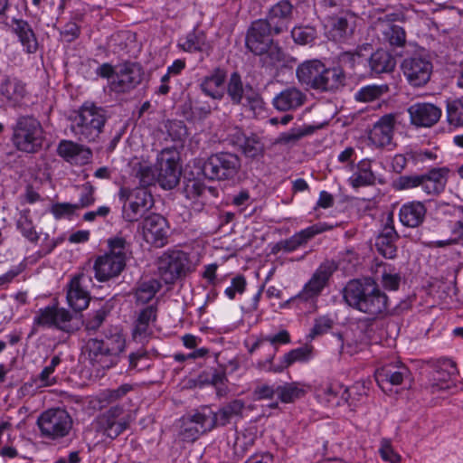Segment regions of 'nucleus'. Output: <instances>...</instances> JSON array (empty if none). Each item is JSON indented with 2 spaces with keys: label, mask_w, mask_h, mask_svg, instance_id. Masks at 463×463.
Segmentation results:
<instances>
[{
  "label": "nucleus",
  "mask_w": 463,
  "mask_h": 463,
  "mask_svg": "<svg viewBox=\"0 0 463 463\" xmlns=\"http://www.w3.org/2000/svg\"><path fill=\"white\" fill-rule=\"evenodd\" d=\"M345 303L373 318L389 311V298L372 279L350 280L343 289Z\"/></svg>",
  "instance_id": "obj_1"
},
{
  "label": "nucleus",
  "mask_w": 463,
  "mask_h": 463,
  "mask_svg": "<svg viewBox=\"0 0 463 463\" xmlns=\"http://www.w3.org/2000/svg\"><path fill=\"white\" fill-rule=\"evenodd\" d=\"M297 77L302 84L322 91H329L344 85L345 73L340 68H326L318 60L307 61L297 69Z\"/></svg>",
  "instance_id": "obj_2"
},
{
  "label": "nucleus",
  "mask_w": 463,
  "mask_h": 463,
  "mask_svg": "<svg viewBox=\"0 0 463 463\" xmlns=\"http://www.w3.org/2000/svg\"><path fill=\"white\" fill-rule=\"evenodd\" d=\"M449 169L447 167L432 168L424 174L404 175L399 176L392 184L397 191L420 187L428 195L441 194L448 182Z\"/></svg>",
  "instance_id": "obj_3"
},
{
  "label": "nucleus",
  "mask_w": 463,
  "mask_h": 463,
  "mask_svg": "<svg viewBox=\"0 0 463 463\" xmlns=\"http://www.w3.org/2000/svg\"><path fill=\"white\" fill-rule=\"evenodd\" d=\"M106 122L104 110L91 103H84L72 119L71 131L80 141H95Z\"/></svg>",
  "instance_id": "obj_4"
},
{
  "label": "nucleus",
  "mask_w": 463,
  "mask_h": 463,
  "mask_svg": "<svg viewBox=\"0 0 463 463\" xmlns=\"http://www.w3.org/2000/svg\"><path fill=\"white\" fill-rule=\"evenodd\" d=\"M44 140L43 128L40 121L33 116H21L13 127L14 146L25 153H36Z\"/></svg>",
  "instance_id": "obj_5"
},
{
  "label": "nucleus",
  "mask_w": 463,
  "mask_h": 463,
  "mask_svg": "<svg viewBox=\"0 0 463 463\" xmlns=\"http://www.w3.org/2000/svg\"><path fill=\"white\" fill-rule=\"evenodd\" d=\"M118 198L123 203L121 216L128 222H135L145 217L154 204L152 194L144 188L122 186Z\"/></svg>",
  "instance_id": "obj_6"
},
{
  "label": "nucleus",
  "mask_w": 463,
  "mask_h": 463,
  "mask_svg": "<svg viewBox=\"0 0 463 463\" xmlns=\"http://www.w3.org/2000/svg\"><path fill=\"white\" fill-rule=\"evenodd\" d=\"M241 168V159L235 154L219 152L211 155L203 164V175L209 180L232 179Z\"/></svg>",
  "instance_id": "obj_7"
},
{
  "label": "nucleus",
  "mask_w": 463,
  "mask_h": 463,
  "mask_svg": "<svg viewBox=\"0 0 463 463\" xmlns=\"http://www.w3.org/2000/svg\"><path fill=\"white\" fill-rule=\"evenodd\" d=\"M335 269V266L332 262L321 264L293 300L298 304H305L308 307L310 311L315 310L317 298L327 286L329 279Z\"/></svg>",
  "instance_id": "obj_8"
},
{
  "label": "nucleus",
  "mask_w": 463,
  "mask_h": 463,
  "mask_svg": "<svg viewBox=\"0 0 463 463\" xmlns=\"http://www.w3.org/2000/svg\"><path fill=\"white\" fill-rule=\"evenodd\" d=\"M37 426L43 437L57 439L69 434L72 427V420L63 409H49L38 417Z\"/></svg>",
  "instance_id": "obj_9"
},
{
  "label": "nucleus",
  "mask_w": 463,
  "mask_h": 463,
  "mask_svg": "<svg viewBox=\"0 0 463 463\" xmlns=\"http://www.w3.org/2000/svg\"><path fill=\"white\" fill-rule=\"evenodd\" d=\"M179 158V153L175 147L164 148L157 155L156 181L162 188L170 190L178 184L181 175L178 167Z\"/></svg>",
  "instance_id": "obj_10"
},
{
  "label": "nucleus",
  "mask_w": 463,
  "mask_h": 463,
  "mask_svg": "<svg viewBox=\"0 0 463 463\" xmlns=\"http://www.w3.org/2000/svg\"><path fill=\"white\" fill-rule=\"evenodd\" d=\"M190 267L188 255L182 250L165 252L157 260L158 273L167 284L185 275L190 270Z\"/></svg>",
  "instance_id": "obj_11"
},
{
  "label": "nucleus",
  "mask_w": 463,
  "mask_h": 463,
  "mask_svg": "<svg viewBox=\"0 0 463 463\" xmlns=\"http://www.w3.org/2000/svg\"><path fill=\"white\" fill-rule=\"evenodd\" d=\"M180 436L184 441H194L200 435L210 431L213 427V411L208 409L195 411L181 419Z\"/></svg>",
  "instance_id": "obj_12"
},
{
  "label": "nucleus",
  "mask_w": 463,
  "mask_h": 463,
  "mask_svg": "<svg viewBox=\"0 0 463 463\" xmlns=\"http://www.w3.org/2000/svg\"><path fill=\"white\" fill-rule=\"evenodd\" d=\"M130 416L125 412L124 407H110L97 418V430L109 439H116L129 426Z\"/></svg>",
  "instance_id": "obj_13"
},
{
  "label": "nucleus",
  "mask_w": 463,
  "mask_h": 463,
  "mask_svg": "<svg viewBox=\"0 0 463 463\" xmlns=\"http://www.w3.org/2000/svg\"><path fill=\"white\" fill-rule=\"evenodd\" d=\"M401 69L411 86L423 87L430 80L433 66L429 59L414 55L405 58L401 64Z\"/></svg>",
  "instance_id": "obj_14"
},
{
  "label": "nucleus",
  "mask_w": 463,
  "mask_h": 463,
  "mask_svg": "<svg viewBox=\"0 0 463 463\" xmlns=\"http://www.w3.org/2000/svg\"><path fill=\"white\" fill-rule=\"evenodd\" d=\"M141 66L135 62L120 65L109 81L110 90L117 93H125L134 90L143 80Z\"/></svg>",
  "instance_id": "obj_15"
},
{
  "label": "nucleus",
  "mask_w": 463,
  "mask_h": 463,
  "mask_svg": "<svg viewBox=\"0 0 463 463\" xmlns=\"http://www.w3.org/2000/svg\"><path fill=\"white\" fill-rule=\"evenodd\" d=\"M359 17L353 13H341L328 18V38L335 43H349L357 27Z\"/></svg>",
  "instance_id": "obj_16"
},
{
  "label": "nucleus",
  "mask_w": 463,
  "mask_h": 463,
  "mask_svg": "<svg viewBox=\"0 0 463 463\" xmlns=\"http://www.w3.org/2000/svg\"><path fill=\"white\" fill-rule=\"evenodd\" d=\"M272 31L273 28L263 19L254 21L247 32L246 47L256 55L265 53L272 43Z\"/></svg>",
  "instance_id": "obj_17"
},
{
  "label": "nucleus",
  "mask_w": 463,
  "mask_h": 463,
  "mask_svg": "<svg viewBox=\"0 0 463 463\" xmlns=\"http://www.w3.org/2000/svg\"><path fill=\"white\" fill-rule=\"evenodd\" d=\"M91 282V277L84 272L79 273L71 280L67 301L75 311H81L89 306L90 298L88 288Z\"/></svg>",
  "instance_id": "obj_18"
},
{
  "label": "nucleus",
  "mask_w": 463,
  "mask_h": 463,
  "mask_svg": "<svg viewBox=\"0 0 463 463\" xmlns=\"http://www.w3.org/2000/svg\"><path fill=\"white\" fill-rule=\"evenodd\" d=\"M143 236L147 243L162 247L166 242L167 222L160 214L152 213L145 217L142 222Z\"/></svg>",
  "instance_id": "obj_19"
},
{
  "label": "nucleus",
  "mask_w": 463,
  "mask_h": 463,
  "mask_svg": "<svg viewBox=\"0 0 463 463\" xmlns=\"http://www.w3.org/2000/svg\"><path fill=\"white\" fill-rule=\"evenodd\" d=\"M311 347L308 346H302L293 349L284 354L279 364H273L272 361L277 352V347L273 346L272 353L269 354L268 359L264 362H260L259 365L263 370L279 373L296 362L308 361L311 356Z\"/></svg>",
  "instance_id": "obj_20"
},
{
  "label": "nucleus",
  "mask_w": 463,
  "mask_h": 463,
  "mask_svg": "<svg viewBox=\"0 0 463 463\" xmlns=\"http://www.w3.org/2000/svg\"><path fill=\"white\" fill-rule=\"evenodd\" d=\"M412 125L420 128H430L440 118L442 110L432 103L418 102L408 109Z\"/></svg>",
  "instance_id": "obj_21"
},
{
  "label": "nucleus",
  "mask_w": 463,
  "mask_h": 463,
  "mask_svg": "<svg viewBox=\"0 0 463 463\" xmlns=\"http://www.w3.org/2000/svg\"><path fill=\"white\" fill-rule=\"evenodd\" d=\"M226 92L233 105L244 104V100L248 104H252L259 98L250 85L243 84L241 77L237 71L231 74L227 82Z\"/></svg>",
  "instance_id": "obj_22"
},
{
  "label": "nucleus",
  "mask_w": 463,
  "mask_h": 463,
  "mask_svg": "<svg viewBox=\"0 0 463 463\" xmlns=\"http://www.w3.org/2000/svg\"><path fill=\"white\" fill-rule=\"evenodd\" d=\"M395 125L396 115H383L373 124L369 132V140L376 147H384L390 145L393 138Z\"/></svg>",
  "instance_id": "obj_23"
},
{
  "label": "nucleus",
  "mask_w": 463,
  "mask_h": 463,
  "mask_svg": "<svg viewBox=\"0 0 463 463\" xmlns=\"http://www.w3.org/2000/svg\"><path fill=\"white\" fill-rule=\"evenodd\" d=\"M125 267V262L109 253L97 257L93 265L95 277L99 281H107L118 277Z\"/></svg>",
  "instance_id": "obj_24"
},
{
  "label": "nucleus",
  "mask_w": 463,
  "mask_h": 463,
  "mask_svg": "<svg viewBox=\"0 0 463 463\" xmlns=\"http://www.w3.org/2000/svg\"><path fill=\"white\" fill-rule=\"evenodd\" d=\"M333 225L326 222H317L298 232L282 242V248L287 251H294L298 248L306 245L316 235L333 229Z\"/></svg>",
  "instance_id": "obj_25"
},
{
  "label": "nucleus",
  "mask_w": 463,
  "mask_h": 463,
  "mask_svg": "<svg viewBox=\"0 0 463 463\" xmlns=\"http://www.w3.org/2000/svg\"><path fill=\"white\" fill-rule=\"evenodd\" d=\"M293 6L288 1H280L274 5L267 16L264 19L273 28L276 34L287 30L288 23L291 18Z\"/></svg>",
  "instance_id": "obj_26"
},
{
  "label": "nucleus",
  "mask_w": 463,
  "mask_h": 463,
  "mask_svg": "<svg viewBox=\"0 0 463 463\" xmlns=\"http://www.w3.org/2000/svg\"><path fill=\"white\" fill-rule=\"evenodd\" d=\"M12 32L16 35L23 49L27 53H35L39 43L31 24L24 19L14 18L11 24Z\"/></svg>",
  "instance_id": "obj_27"
},
{
  "label": "nucleus",
  "mask_w": 463,
  "mask_h": 463,
  "mask_svg": "<svg viewBox=\"0 0 463 463\" xmlns=\"http://www.w3.org/2000/svg\"><path fill=\"white\" fill-rule=\"evenodd\" d=\"M225 71L221 68H215L211 74L202 80L200 89L206 96L220 100L225 94Z\"/></svg>",
  "instance_id": "obj_28"
},
{
  "label": "nucleus",
  "mask_w": 463,
  "mask_h": 463,
  "mask_svg": "<svg viewBox=\"0 0 463 463\" xmlns=\"http://www.w3.org/2000/svg\"><path fill=\"white\" fill-rule=\"evenodd\" d=\"M427 213L425 204L419 201L408 202L399 210V219L402 225L409 228H417L424 221Z\"/></svg>",
  "instance_id": "obj_29"
},
{
  "label": "nucleus",
  "mask_w": 463,
  "mask_h": 463,
  "mask_svg": "<svg viewBox=\"0 0 463 463\" xmlns=\"http://www.w3.org/2000/svg\"><path fill=\"white\" fill-rule=\"evenodd\" d=\"M409 369L402 364H386L377 369L375 372V379L378 385L384 390L385 384L400 385L404 378L408 377Z\"/></svg>",
  "instance_id": "obj_30"
},
{
  "label": "nucleus",
  "mask_w": 463,
  "mask_h": 463,
  "mask_svg": "<svg viewBox=\"0 0 463 463\" xmlns=\"http://www.w3.org/2000/svg\"><path fill=\"white\" fill-rule=\"evenodd\" d=\"M317 392L319 397L324 398L326 402L335 406H341L345 403L352 405L353 403L349 402V389L338 382L321 384Z\"/></svg>",
  "instance_id": "obj_31"
},
{
  "label": "nucleus",
  "mask_w": 463,
  "mask_h": 463,
  "mask_svg": "<svg viewBox=\"0 0 463 463\" xmlns=\"http://www.w3.org/2000/svg\"><path fill=\"white\" fill-rule=\"evenodd\" d=\"M305 100L306 95L300 90L290 87L277 94L272 104L279 111H288L301 107Z\"/></svg>",
  "instance_id": "obj_32"
},
{
  "label": "nucleus",
  "mask_w": 463,
  "mask_h": 463,
  "mask_svg": "<svg viewBox=\"0 0 463 463\" xmlns=\"http://www.w3.org/2000/svg\"><path fill=\"white\" fill-rule=\"evenodd\" d=\"M57 153L65 160L76 164H84L92 156L90 148L70 140H61L58 145Z\"/></svg>",
  "instance_id": "obj_33"
},
{
  "label": "nucleus",
  "mask_w": 463,
  "mask_h": 463,
  "mask_svg": "<svg viewBox=\"0 0 463 463\" xmlns=\"http://www.w3.org/2000/svg\"><path fill=\"white\" fill-rule=\"evenodd\" d=\"M458 373L456 364L449 359H445L439 363L437 370L433 374V383L430 385V391L435 393L439 391L449 390L451 384L449 383L453 375Z\"/></svg>",
  "instance_id": "obj_34"
},
{
  "label": "nucleus",
  "mask_w": 463,
  "mask_h": 463,
  "mask_svg": "<svg viewBox=\"0 0 463 463\" xmlns=\"http://www.w3.org/2000/svg\"><path fill=\"white\" fill-rule=\"evenodd\" d=\"M85 354L92 364H97L101 368H109L114 364L113 358L110 357L106 351V347L102 340L90 338L85 345Z\"/></svg>",
  "instance_id": "obj_35"
},
{
  "label": "nucleus",
  "mask_w": 463,
  "mask_h": 463,
  "mask_svg": "<svg viewBox=\"0 0 463 463\" xmlns=\"http://www.w3.org/2000/svg\"><path fill=\"white\" fill-rule=\"evenodd\" d=\"M0 93L10 104L16 106L26 94L25 84L16 78L5 77L0 83Z\"/></svg>",
  "instance_id": "obj_36"
},
{
  "label": "nucleus",
  "mask_w": 463,
  "mask_h": 463,
  "mask_svg": "<svg viewBox=\"0 0 463 463\" xmlns=\"http://www.w3.org/2000/svg\"><path fill=\"white\" fill-rule=\"evenodd\" d=\"M357 171L348 179L354 188L373 185L375 183V175L372 170V162L369 159H362L357 164Z\"/></svg>",
  "instance_id": "obj_37"
},
{
  "label": "nucleus",
  "mask_w": 463,
  "mask_h": 463,
  "mask_svg": "<svg viewBox=\"0 0 463 463\" xmlns=\"http://www.w3.org/2000/svg\"><path fill=\"white\" fill-rule=\"evenodd\" d=\"M131 245L130 237L121 231L108 240V253L126 263L128 256L131 254Z\"/></svg>",
  "instance_id": "obj_38"
},
{
  "label": "nucleus",
  "mask_w": 463,
  "mask_h": 463,
  "mask_svg": "<svg viewBox=\"0 0 463 463\" xmlns=\"http://www.w3.org/2000/svg\"><path fill=\"white\" fill-rule=\"evenodd\" d=\"M61 362V357L59 355H54L52 358L50 364L45 366L37 377L32 379V382L25 383L23 385L22 390H27L33 386L36 388H42L52 385L55 383V378L52 375Z\"/></svg>",
  "instance_id": "obj_39"
},
{
  "label": "nucleus",
  "mask_w": 463,
  "mask_h": 463,
  "mask_svg": "<svg viewBox=\"0 0 463 463\" xmlns=\"http://www.w3.org/2000/svg\"><path fill=\"white\" fill-rule=\"evenodd\" d=\"M245 407L242 400H233L222 407L217 412H213V427L224 426L235 416H241Z\"/></svg>",
  "instance_id": "obj_40"
},
{
  "label": "nucleus",
  "mask_w": 463,
  "mask_h": 463,
  "mask_svg": "<svg viewBox=\"0 0 463 463\" xmlns=\"http://www.w3.org/2000/svg\"><path fill=\"white\" fill-rule=\"evenodd\" d=\"M179 46L188 52H208L210 44L206 41V35L203 31L194 30L180 39Z\"/></svg>",
  "instance_id": "obj_41"
},
{
  "label": "nucleus",
  "mask_w": 463,
  "mask_h": 463,
  "mask_svg": "<svg viewBox=\"0 0 463 463\" xmlns=\"http://www.w3.org/2000/svg\"><path fill=\"white\" fill-rule=\"evenodd\" d=\"M369 65L372 71L376 74L388 73L394 70L396 61L388 52L378 50L371 55Z\"/></svg>",
  "instance_id": "obj_42"
},
{
  "label": "nucleus",
  "mask_w": 463,
  "mask_h": 463,
  "mask_svg": "<svg viewBox=\"0 0 463 463\" xmlns=\"http://www.w3.org/2000/svg\"><path fill=\"white\" fill-rule=\"evenodd\" d=\"M16 228L21 234L31 242H37L39 234L36 232L30 209H23L19 212L16 221Z\"/></svg>",
  "instance_id": "obj_43"
},
{
  "label": "nucleus",
  "mask_w": 463,
  "mask_h": 463,
  "mask_svg": "<svg viewBox=\"0 0 463 463\" xmlns=\"http://www.w3.org/2000/svg\"><path fill=\"white\" fill-rule=\"evenodd\" d=\"M156 308L154 306H149L144 308L138 315L136 321V326L133 331L134 338L137 339L146 337L148 335L149 324L156 321Z\"/></svg>",
  "instance_id": "obj_44"
},
{
  "label": "nucleus",
  "mask_w": 463,
  "mask_h": 463,
  "mask_svg": "<svg viewBox=\"0 0 463 463\" xmlns=\"http://www.w3.org/2000/svg\"><path fill=\"white\" fill-rule=\"evenodd\" d=\"M307 393L304 386L298 383H289L277 385L279 399L284 403H291L302 398Z\"/></svg>",
  "instance_id": "obj_45"
},
{
  "label": "nucleus",
  "mask_w": 463,
  "mask_h": 463,
  "mask_svg": "<svg viewBox=\"0 0 463 463\" xmlns=\"http://www.w3.org/2000/svg\"><path fill=\"white\" fill-rule=\"evenodd\" d=\"M105 345L106 351L109 353L111 358H113L114 364L118 355L122 353L125 349L126 340L120 331L117 328L114 332L109 335H106L105 339H101Z\"/></svg>",
  "instance_id": "obj_46"
},
{
  "label": "nucleus",
  "mask_w": 463,
  "mask_h": 463,
  "mask_svg": "<svg viewBox=\"0 0 463 463\" xmlns=\"http://www.w3.org/2000/svg\"><path fill=\"white\" fill-rule=\"evenodd\" d=\"M160 288V282L155 279L140 282L135 292L137 302L142 305L149 302Z\"/></svg>",
  "instance_id": "obj_47"
},
{
  "label": "nucleus",
  "mask_w": 463,
  "mask_h": 463,
  "mask_svg": "<svg viewBox=\"0 0 463 463\" xmlns=\"http://www.w3.org/2000/svg\"><path fill=\"white\" fill-rule=\"evenodd\" d=\"M133 176L137 180L139 186L137 188L146 189L155 184L156 181V175L153 168L142 163H137L133 166Z\"/></svg>",
  "instance_id": "obj_48"
},
{
  "label": "nucleus",
  "mask_w": 463,
  "mask_h": 463,
  "mask_svg": "<svg viewBox=\"0 0 463 463\" xmlns=\"http://www.w3.org/2000/svg\"><path fill=\"white\" fill-rule=\"evenodd\" d=\"M388 91L387 85H368L361 88L354 95V98L358 101L370 102Z\"/></svg>",
  "instance_id": "obj_49"
},
{
  "label": "nucleus",
  "mask_w": 463,
  "mask_h": 463,
  "mask_svg": "<svg viewBox=\"0 0 463 463\" xmlns=\"http://www.w3.org/2000/svg\"><path fill=\"white\" fill-rule=\"evenodd\" d=\"M381 276L382 286L388 290H397L401 283V274L391 265H383Z\"/></svg>",
  "instance_id": "obj_50"
},
{
  "label": "nucleus",
  "mask_w": 463,
  "mask_h": 463,
  "mask_svg": "<svg viewBox=\"0 0 463 463\" xmlns=\"http://www.w3.org/2000/svg\"><path fill=\"white\" fill-rule=\"evenodd\" d=\"M72 320V315L68 310L55 307V328L67 333L73 332L78 328V326L74 325Z\"/></svg>",
  "instance_id": "obj_51"
},
{
  "label": "nucleus",
  "mask_w": 463,
  "mask_h": 463,
  "mask_svg": "<svg viewBox=\"0 0 463 463\" xmlns=\"http://www.w3.org/2000/svg\"><path fill=\"white\" fill-rule=\"evenodd\" d=\"M447 118L450 125L459 127L463 125V101L453 99L447 102Z\"/></svg>",
  "instance_id": "obj_52"
},
{
  "label": "nucleus",
  "mask_w": 463,
  "mask_h": 463,
  "mask_svg": "<svg viewBox=\"0 0 463 463\" xmlns=\"http://www.w3.org/2000/svg\"><path fill=\"white\" fill-rule=\"evenodd\" d=\"M240 149L245 156L256 158L263 154L264 146L257 136L252 135L246 138Z\"/></svg>",
  "instance_id": "obj_53"
},
{
  "label": "nucleus",
  "mask_w": 463,
  "mask_h": 463,
  "mask_svg": "<svg viewBox=\"0 0 463 463\" xmlns=\"http://www.w3.org/2000/svg\"><path fill=\"white\" fill-rule=\"evenodd\" d=\"M291 36L298 44L311 43L317 37V31L311 26H298L291 31Z\"/></svg>",
  "instance_id": "obj_54"
},
{
  "label": "nucleus",
  "mask_w": 463,
  "mask_h": 463,
  "mask_svg": "<svg viewBox=\"0 0 463 463\" xmlns=\"http://www.w3.org/2000/svg\"><path fill=\"white\" fill-rule=\"evenodd\" d=\"M55 307H46L39 309L33 317V325L43 327H54Z\"/></svg>",
  "instance_id": "obj_55"
},
{
  "label": "nucleus",
  "mask_w": 463,
  "mask_h": 463,
  "mask_svg": "<svg viewBox=\"0 0 463 463\" xmlns=\"http://www.w3.org/2000/svg\"><path fill=\"white\" fill-rule=\"evenodd\" d=\"M384 35L391 45L402 47L406 43V33L399 25L392 24L385 31Z\"/></svg>",
  "instance_id": "obj_56"
},
{
  "label": "nucleus",
  "mask_w": 463,
  "mask_h": 463,
  "mask_svg": "<svg viewBox=\"0 0 463 463\" xmlns=\"http://www.w3.org/2000/svg\"><path fill=\"white\" fill-rule=\"evenodd\" d=\"M370 50V44H364L362 46H359L354 52H341L338 56V60L342 65L348 66L349 68L353 69L357 60L363 55L362 52H369Z\"/></svg>",
  "instance_id": "obj_57"
},
{
  "label": "nucleus",
  "mask_w": 463,
  "mask_h": 463,
  "mask_svg": "<svg viewBox=\"0 0 463 463\" xmlns=\"http://www.w3.org/2000/svg\"><path fill=\"white\" fill-rule=\"evenodd\" d=\"M451 237L448 240L437 241L435 245L437 247H445L451 244H456L461 241L463 245V222L457 221L450 225Z\"/></svg>",
  "instance_id": "obj_58"
},
{
  "label": "nucleus",
  "mask_w": 463,
  "mask_h": 463,
  "mask_svg": "<svg viewBox=\"0 0 463 463\" xmlns=\"http://www.w3.org/2000/svg\"><path fill=\"white\" fill-rule=\"evenodd\" d=\"M131 390L132 386L128 383L122 384L117 389L105 390L103 392L100 393V401L106 402L108 403H112L121 399Z\"/></svg>",
  "instance_id": "obj_59"
},
{
  "label": "nucleus",
  "mask_w": 463,
  "mask_h": 463,
  "mask_svg": "<svg viewBox=\"0 0 463 463\" xmlns=\"http://www.w3.org/2000/svg\"><path fill=\"white\" fill-rule=\"evenodd\" d=\"M334 325V321L327 316L319 317L315 319L314 326L309 333V337L314 339L316 336L323 335L329 331Z\"/></svg>",
  "instance_id": "obj_60"
},
{
  "label": "nucleus",
  "mask_w": 463,
  "mask_h": 463,
  "mask_svg": "<svg viewBox=\"0 0 463 463\" xmlns=\"http://www.w3.org/2000/svg\"><path fill=\"white\" fill-rule=\"evenodd\" d=\"M246 279L242 275L232 278L231 285L225 289L224 294L229 299L235 298L236 294H242L246 288Z\"/></svg>",
  "instance_id": "obj_61"
},
{
  "label": "nucleus",
  "mask_w": 463,
  "mask_h": 463,
  "mask_svg": "<svg viewBox=\"0 0 463 463\" xmlns=\"http://www.w3.org/2000/svg\"><path fill=\"white\" fill-rule=\"evenodd\" d=\"M375 246L385 258L392 259L396 256L397 249L394 241L384 239V237H377Z\"/></svg>",
  "instance_id": "obj_62"
},
{
  "label": "nucleus",
  "mask_w": 463,
  "mask_h": 463,
  "mask_svg": "<svg viewBox=\"0 0 463 463\" xmlns=\"http://www.w3.org/2000/svg\"><path fill=\"white\" fill-rule=\"evenodd\" d=\"M106 317L107 311L103 308L95 311L93 314H90L85 321L86 330L96 331L99 329Z\"/></svg>",
  "instance_id": "obj_63"
},
{
  "label": "nucleus",
  "mask_w": 463,
  "mask_h": 463,
  "mask_svg": "<svg viewBox=\"0 0 463 463\" xmlns=\"http://www.w3.org/2000/svg\"><path fill=\"white\" fill-rule=\"evenodd\" d=\"M79 210V205L69 203H56L52 207V213L55 218L60 219L64 216H71Z\"/></svg>",
  "instance_id": "obj_64"
}]
</instances>
